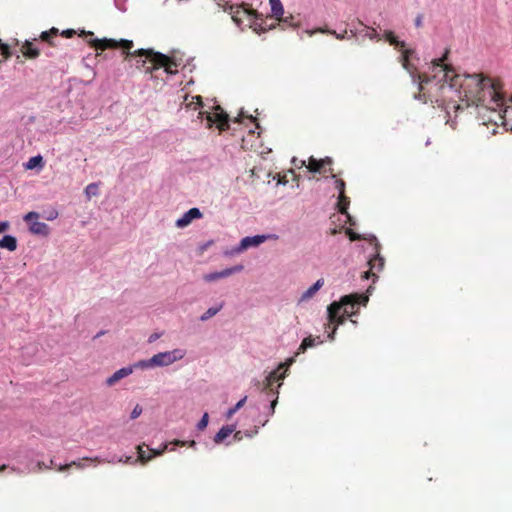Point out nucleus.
I'll use <instances>...</instances> for the list:
<instances>
[{
  "label": "nucleus",
  "mask_w": 512,
  "mask_h": 512,
  "mask_svg": "<svg viewBox=\"0 0 512 512\" xmlns=\"http://www.w3.org/2000/svg\"><path fill=\"white\" fill-rule=\"evenodd\" d=\"M440 89L443 94H453L460 101H448L445 111L449 119L452 110L454 118H457L465 108L475 107L495 113L496 118L489 117V121L497 123L500 120L503 125H511L512 128V97L506 102L499 83L491 78L482 74L454 75L449 84H442Z\"/></svg>",
  "instance_id": "1"
},
{
  "label": "nucleus",
  "mask_w": 512,
  "mask_h": 512,
  "mask_svg": "<svg viewBox=\"0 0 512 512\" xmlns=\"http://www.w3.org/2000/svg\"><path fill=\"white\" fill-rule=\"evenodd\" d=\"M400 50L402 51L401 63L403 68L409 72L413 81L418 83L419 93L417 98L424 103L428 101L436 103L446 110L447 103L453 98V94H443L440 87L442 84H449L450 78L458 75L451 65L445 63L449 49H446L441 58L431 61V77L425 73H418L416 67L409 63V58L414 53L413 50L405 49V47Z\"/></svg>",
  "instance_id": "2"
},
{
  "label": "nucleus",
  "mask_w": 512,
  "mask_h": 512,
  "mask_svg": "<svg viewBox=\"0 0 512 512\" xmlns=\"http://www.w3.org/2000/svg\"><path fill=\"white\" fill-rule=\"evenodd\" d=\"M91 47L96 50H106V49H116L122 48L123 54L125 55V59L130 57H147L149 59V67L146 69V73H152L153 70L164 68L167 74H176L177 64L176 62L170 58L169 56L162 54L160 52H155L152 49H138L133 52L130 50L133 48L134 44L131 40L121 39L120 41L114 39H95L90 41Z\"/></svg>",
  "instance_id": "3"
},
{
  "label": "nucleus",
  "mask_w": 512,
  "mask_h": 512,
  "mask_svg": "<svg viewBox=\"0 0 512 512\" xmlns=\"http://www.w3.org/2000/svg\"><path fill=\"white\" fill-rule=\"evenodd\" d=\"M367 302V296L355 293L343 296L338 303L341 305V311L347 317H352L358 313L359 306L366 305Z\"/></svg>",
  "instance_id": "4"
},
{
  "label": "nucleus",
  "mask_w": 512,
  "mask_h": 512,
  "mask_svg": "<svg viewBox=\"0 0 512 512\" xmlns=\"http://www.w3.org/2000/svg\"><path fill=\"white\" fill-rule=\"evenodd\" d=\"M224 10L229 12L232 20L237 26H241L244 17L250 19H258L260 17V14L256 10L251 9L249 5L245 3L236 6L229 5L228 7H225Z\"/></svg>",
  "instance_id": "5"
},
{
  "label": "nucleus",
  "mask_w": 512,
  "mask_h": 512,
  "mask_svg": "<svg viewBox=\"0 0 512 512\" xmlns=\"http://www.w3.org/2000/svg\"><path fill=\"white\" fill-rule=\"evenodd\" d=\"M39 213L35 211L28 212L23 220L29 225V231L35 235L47 236L50 233L49 226L44 222H39Z\"/></svg>",
  "instance_id": "6"
},
{
  "label": "nucleus",
  "mask_w": 512,
  "mask_h": 512,
  "mask_svg": "<svg viewBox=\"0 0 512 512\" xmlns=\"http://www.w3.org/2000/svg\"><path fill=\"white\" fill-rule=\"evenodd\" d=\"M327 312L329 323L334 325L332 332L329 334V338L333 340L337 327L344 324L346 318L348 317L344 314V312L341 314V305L337 302L331 303L327 308Z\"/></svg>",
  "instance_id": "7"
},
{
  "label": "nucleus",
  "mask_w": 512,
  "mask_h": 512,
  "mask_svg": "<svg viewBox=\"0 0 512 512\" xmlns=\"http://www.w3.org/2000/svg\"><path fill=\"white\" fill-rule=\"evenodd\" d=\"M206 120L209 128L213 124H216L221 132L229 128V116L220 106L215 107V112L206 113Z\"/></svg>",
  "instance_id": "8"
},
{
  "label": "nucleus",
  "mask_w": 512,
  "mask_h": 512,
  "mask_svg": "<svg viewBox=\"0 0 512 512\" xmlns=\"http://www.w3.org/2000/svg\"><path fill=\"white\" fill-rule=\"evenodd\" d=\"M183 357L184 352L180 349H175L173 351L160 352L155 354L151 358V362L154 364V366H168L175 361L182 359Z\"/></svg>",
  "instance_id": "9"
},
{
  "label": "nucleus",
  "mask_w": 512,
  "mask_h": 512,
  "mask_svg": "<svg viewBox=\"0 0 512 512\" xmlns=\"http://www.w3.org/2000/svg\"><path fill=\"white\" fill-rule=\"evenodd\" d=\"M292 362L293 358H290L287 362L281 363L276 370L270 372L266 377L265 388L273 391L274 383L285 378L288 367Z\"/></svg>",
  "instance_id": "10"
},
{
  "label": "nucleus",
  "mask_w": 512,
  "mask_h": 512,
  "mask_svg": "<svg viewBox=\"0 0 512 512\" xmlns=\"http://www.w3.org/2000/svg\"><path fill=\"white\" fill-rule=\"evenodd\" d=\"M271 238H277L275 235H256L252 237H244L241 242L240 246L238 248V251H243L248 249L249 247H256L260 245L261 243L265 242L267 239Z\"/></svg>",
  "instance_id": "11"
},
{
  "label": "nucleus",
  "mask_w": 512,
  "mask_h": 512,
  "mask_svg": "<svg viewBox=\"0 0 512 512\" xmlns=\"http://www.w3.org/2000/svg\"><path fill=\"white\" fill-rule=\"evenodd\" d=\"M242 270H243V266L242 265H236L234 267L224 269V270H222L220 272H213V273L205 274L203 276V279L206 282H213V281H216L218 279L228 277V276H230V275H232L234 273L240 272Z\"/></svg>",
  "instance_id": "12"
},
{
  "label": "nucleus",
  "mask_w": 512,
  "mask_h": 512,
  "mask_svg": "<svg viewBox=\"0 0 512 512\" xmlns=\"http://www.w3.org/2000/svg\"><path fill=\"white\" fill-rule=\"evenodd\" d=\"M202 216V212L198 208H191L176 221V227L185 228L190 225L193 220L200 219Z\"/></svg>",
  "instance_id": "13"
},
{
  "label": "nucleus",
  "mask_w": 512,
  "mask_h": 512,
  "mask_svg": "<svg viewBox=\"0 0 512 512\" xmlns=\"http://www.w3.org/2000/svg\"><path fill=\"white\" fill-rule=\"evenodd\" d=\"M132 372H133L132 367L121 368V369L117 370L115 373H113L110 377L107 378L106 384L108 386H114L118 381L129 376Z\"/></svg>",
  "instance_id": "14"
},
{
  "label": "nucleus",
  "mask_w": 512,
  "mask_h": 512,
  "mask_svg": "<svg viewBox=\"0 0 512 512\" xmlns=\"http://www.w3.org/2000/svg\"><path fill=\"white\" fill-rule=\"evenodd\" d=\"M143 446L144 445H138L137 446V452H138V459L142 462V463H147L148 461H150L153 457L155 456H159V455H162L163 452L166 450L167 448V445H164V447L160 450H154V449H149L150 451V454L148 456H146V452L143 450Z\"/></svg>",
  "instance_id": "15"
},
{
  "label": "nucleus",
  "mask_w": 512,
  "mask_h": 512,
  "mask_svg": "<svg viewBox=\"0 0 512 512\" xmlns=\"http://www.w3.org/2000/svg\"><path fill=\"white\" fill-rule=\"evenodd\" d=\"M368 264H369L370 269L368 272H365L364 277L366 279H368L370 277V274L374 276L375 275L374 271H381L383 269L384 258L381 257L379 254H377L375 257H373L372 259L369 260Z\"/></svg>",
  "instance_id": "16"
},
{
  "label": "nucleus",
  "mask_w": 512,
  "mask_h": 512,
  "mask_svg": "<svg viewBox=\"0 0 512 512\" xmlns=\"http://www.w3.org/2000/svg\"><path fill=\"white\" fill-rule=\"evenodd\" d=\"M306 34L309 36H313L316 33L329 34L333 35L338 40H344L348 37V30H344L342 33H337L335 30H330L328 28H316L313 30H306Z\"/></svg>",
  "instance_id": "17"
},
{
  "label": "nucleus",
  "mask_w": 512,
  "mask_h": 512,
  "mask_svg": "<svg viewBox=\"0 0 512 512\" xmlns=\"http://www.w3.org/2000/svg\"><path fill=\"white\" fill-rule=\"evenodd\" d=\"M21 52L28 59H36L40 55V50L34 47L33 43L30 41H25L21 47Z\"/></svg>",
  "instance_id": "18"
},
{
  "label": "nucleus",
  "mask_w": 512,
  "mask_h": 512,
  "mask_svg": "<svg viewBox=\"0 0 512 512\" xmlns=\"http://www.w3.org/2000/svg\"><path fill=\"white\" fill-rule=\"evenodd\" d=\"M59 34V30L55 27H52L48 31H43L40 34L41 41L47 43L51 47H56L57 43L55 42L54 38L57 37Z\"/></svg>",
  "instance_id": "19"
},
{
  "label": "nucleus",
  "mask_w": 512,
  "mask_h": 512,
  "mask_svg": "<svg viewBox=\"0 0 512 512\" xmlns=\"http://www.w3.org/2000/svg\"><path fill=\"white\" fill-rule=\"evenodd\" d=\"M321 343H322V341L320 340L319 336L313 337L310 335L303 339V341L301 342V344L298 348V353L305 352L308 348L314 347L315 345L321 344Z\"/></svg>",
  "instance_id": "20"
},
{
  "label": "nucleus",
  "mask_w": 512,
  "mask_h": 512,
  "mask_svg": "<svg viewBox=\"0 0 512 512\" xmlns=\"http://www.w3.org/2000/svg\"><path fill=\"white\" fill-rule=\"evenodd\" d=\"M324 285V279H318L311 287H309L301 296V300L305 301L312 298L316 292Z\"/></svg>",
  "instance_id": "21"
},
{
  "label": "nucleus",
  "mask_w": 512,
  "mask_h": 512,
  "mask_svg": "<svg viewBox=\"0 0 512 512\" xmlns=\"http://www.w3.org/2000/svg\"><path fill=\"white\" fill-rule=\"evenodd\" d=\"M0 248L7 249L9 251H15L17 249V239L12 235H5L0 239Z\"/></svg>",
  "instance_id": "22"
},
{
  "label": "nucleus",
  "mask_w": 512,
  "mask_h": 512,
  "mask_svg": "<svg viewBox=\"0 0 512 512\" xmlns=\"http://www.w3.org/2000/svg\"><path fill=\"white\" fill-rule=\"evenodd\" d=\"M384 38L387 42H389L390 45L397 49H403L406 46V43L404 41L398 40L395 34L390 30L384 32Z\"/></svg>",
  "instance_id": "23"
},
{
  "label": "nucleus",
  "mask_w": 512,
  "mask_h": 512,
  "mask_svg": "<svg viewBox=\"0 0 512 512\" xmlns=\"http://www.w3.org/2000/svg\"><path fill=\"white\" fill-rule=\"evenodd\" d=\"M233 431V426H223L214 436V442L217 444L223 442Z\"/></svg>",
  "instance_id": "24"
},
{
  "label": "nucleus",
  "mask_w": 512,
  "mask_h": 512,
  "mask_svg": "<svg viewBox=\"0 0 512 512\" xmlns=\"http://www.w3.org/2000/svg\"><path fill=\"white\" fill-rule=\"evenodd\" d=\"M273 18H279L284 14V7L281 0H269Z\"/></svg>",
  "instance_id": "25"
},
{
  "label": "nucleus",
  "mask_w": 512,
  "mask_h": 512,
  "mask_svg": "<svg viewBox=\"0 0 512 512\" xmlns=\"http://www.w3.org/2000/svg\"><path fill=\"white\" fill-rule=\"evenodd\" d=\"M307 168L310 172H313V173H325L326 172V170H324L321 165V160H318V159L314 158L313 156H311L309 158Z\"/></svg>",
  "instance_id": "26"
},
{
  "label": "nucleus",
  "mask_w": 512,
  "mask_h": 512,
  "mask_svg": "<svg viewBox=\"0 0 512 512\" xmlns=\"http://www.w3.org/2000/svg\"><path fill=\"white\" fill-rule=\"evenodd\" d=\"M84 461H88L91 463H102L103 462L99 457H94V458L84 457L79 461H72V462H70V464H72V467H76L78 469H83L86 467V465L84 464Z\"/></svg>",
  "instance_id": "27"
},
{
  "label": "nucleus",
  "mask_w": 512,
  "mask_h": 512,
  "mask_svg": "<svg viewBox=\"0 0 512 512\" xmlns=\"http://www.w3.org/2000/svg\"><path fill=\"white\" fill-rule=\"evenodd\" d=\"M349 203V198L345 194L339 195L337 203L338 211L341 214H347Z\"/></svg>",
  "instance_id": "28"
},
{
  "label": "nucleus",
  "mask_w": 512,
  "mask_h": 512,
  "mask_svg": "<svg viewBox=\"0 0 512 512\" xmlns=\"http://www.w3.org/2000/svg\"><path fill=\"white\" fill-rule=\"evenodd\" d=\"M275 19L285 26H289V27H293V28H297L300 26V23L295 22V17L291 14L286 17H284V14H283L281 17L275 18Z\"/></svg>",
  "instance_id": "29"
},
{
  "label": "nucleus",
  "mask_w": 512,
  "mask_h": 512,
  "mask_svg": "<svg viewBox=\"0 0 512 512\" xmlns=\"http://www.w3.org/2000/svg\"><path fill=\"white\" fill-rule=\"evenodd\" d=\"M37 166H40V167H42V166H43V158H42V156H40V155H37V156L31 157V158L28 160L27 164H26V168H27V169H33V168H35V167H37Z\"/></svg>",
  "instance_id": "30"
},
{
  "label": "nucleus",
  "mask_w": 512,
  "mask_h": 512,
  "mask_svg": "<svg viewBox=\"0 0 512 512\" xmlns=\"http://www.w3.org/2000/svg\"><path fill=\"white\" fill-rule=\"evenodd\" d=\"M221 308H222V305H220L219 307L209 308L204 314L201 315L200 320L206 321V320L210 319L211 317L216 315L221 310Z\"/></svg>",
  "instance_id": "31"
},
{
  "label": "nucleus",
  "mask_w": 512,
  "mask_h": 512,
  "mask_svg": "<svg viewBox=\"0 0 512 512\" xmlns=\"http://www.w3.org/2000/svg\"><path fill=\"white\" fill-rule=\"evenodd\" d=\"M332 172V169H329ZM331 177L335 179V188L338 190L339 195L345 194V182L342 179H337L336 175L331 173Z\"/></svg>",
  "instance_id": "32"
},
{
  "label": "nucleus",
  "mask_w": 512,
  "mask_h": 512,
  "mask_svg": "<svg viewBox=\"0 0 512 512\" xmlns=\"http://www.w3.org/2000/svg\"><path fill=\"white\" fill-rule=\"evenodd\" d=\"M98 193V184L91 183L85 188V194L90 199L92 196H96Z\"/></svg>",
  "instance_id": "33"
},
{
  "label": "nucleus",
  "mask_w": 512,
  "mask_h": 512,
  "mask_svg": "<svg viewBox=\"0 0 512 512\" xmlns=\"http://www.w3.org/2000/svg\"><path fill=\"white\" fill-rule=\"evenodd\" d=\"M247 400V397L245 396L244 398H242L241 400H239L237 402V404L233 407V408H230L227 412V417L230 418L234 413H236L241 407L244 406L245 402Z\"/></svg>",
  "instance_id": "34"
},
{
  "label": "nucleus",
  "mask_w": 512,
  "mask_h": 512,
  "mask_svg": "<svg viewBox=\"0 0 512 512\" xmlns=\"http://www.w3.org/2000/svg\"><path fill=\"white\" fill-rule=\"evenodd\" d=\"M364 36L369 38L370 40H380L379 34L374 28L366 27V32Z\"/></svg>",
  "instance_id": "35"
},
{
  "label": "nucleus",
  "mask_w": 512,
  "mask_h": 512,
  "mask_svg": "<svg viewBox=\"0 0 512 512\" xmlns=\"http://www.w3.org/2000/svg\"><path fill=\"white\" fill-rule=\"evenodd\" d=\"M209 421L208 413H204L201 420L198 422L197 427L199 430H203L207 427Z\"/></svg>",
  "instance_id": "36"
},
{
  "label": "nucleus",
  "mask_w": 512,
  "mask_h": 512,
  "mask_svg": "<svg viewBox=\"0 0 512 512\" xmlns=\"http://www.w3.org/2000/svg\"><path fill=\"white\" fill-rule=\"evenodd\" d=\"M192 105H194V109H197L198 107H201L202 106V98H201V96L192 97V101L189 104H187V106L191 107Z\"/></svg>",
  "instance_id": "37"
},
{
  "label": "nucleus",
  "mask_w": 512,
  "mask_h": 512,
  "mask_svg": "<svg viewBox=\"0 0 512 512\" xmlns=\"http://www.w3.org/2000/svg\"><path fill=\"white\" fill-rule=\"evenodd\" d=\"M134 367H140V368H148V367H154V364L151 362V358L149 360H142L139 361L134 365Z\"/></svg>",
  "instance_id": "38"
},
{
  "label": "nucleus",
  "mask_w": 512,
  "mask_h": 512,
  "mask_svg": "<svg viewBox=\"0 0 512 512\" xmlns=\"http://www.w3.org/2000/svg\"><path fill=\"white\" fill-rule=\"evenodd\" d=\"M346 234L349 236V239L351 241H357L362 239V237L359 234L353 232V230L351 229H347Z\"/></svg>",
  "instance_id": "39"
},
{
  "label": "nucleus",
  "mask_w": 512,
  "mask_h": 512,
  "mask_svg": "<svg viewBox=\"0 0 512 512\" xmlns=\"http://www.w3.org/2000/svg\"><path fill=\"white\" fill-rule=\"evenodd\" d=\"M141 413H142V407L139 404H137L131 412V419L138 418L141 415Z\"/></svg>",
  "instance_id": "40"
},
{
  "label": "nucleus",
  "mask_w": 512,
  "mask_h": 512,
  "mask_svg": "<svg viewBox=\"0 0 512 512\" xmlns=\"http://www.w3.org/2000/svg\"><path fill=\"white\" fill-rule=\"evenodd\" d=\"M139 58H142V57H139ZM147 62H149V59L147 57H145V59H139L137 60V68H143L145 71L147 69L148 66H146Z\"/></svg>",
  "instance_id": "41"
},
{
  "label": "nucleus",
  "mask_w": 512,
  "mask_h": 512,
  "mask_svg": "<svg viewBox=\"0 0 512 512\" xmlns=\"http://www.w3.org/2000/svg\"><path fill=\"white\" fill-rule=\"evenodd\" d=\"M75 33H76L75 30L67 29V30L62 31L61 35L66 38H71L75 35Z\"/></svg>",
  "instance_id": "42"
},
{
  "label": "nucleus",
  "mask_w": 512,
  "mask_h": 512,
  "mask_svg": "<svg viewBox=\"0 0 512 512\" xmlns=\"http://www.w3.org/2000/svg\"><path fill=\"white\" fill-rule=\"evenodd\" d=\"M321 160V165L323 167V169L326 167V166H330L332 164V159L330 157H325L323 159H320Z\"/></svg>",
  "instance_id": "43"
},
{
  "label": "nucleus",
  "mask_w": 512,
  "mask_h": 512,
  "mask_svg": "<svg viewBox=\"0 0 512 512\" xmlns=\"http://www.w3.org/2000/svg\"><path fill=\"white\" fill-rule=\"evenodd\" d=\"M71 467H72V464L67 463V464H64V465H58L57 466V470L60 471V472H65L68 469H70Z\"/></svg>",
  "instance_id": "44"
},
{
  "label": "nucleus",
  "mask_w": 512,
  "mask_h": 512,
  "mask_svg": "<svg viewBox=\"0 0 512 512\" xmlns=\"http://www.w3.org/2000/svg\"><path fill=\"white\" fill-rule=\"evenodd\" d=\"M10 227V224L8 221H2L0 222V233L8 230Z\"/></svg>",
  "instance_id": "45"
},
{
  "label": "nucleus",
  "mask_w": 512,
  "mask_h": 512,
  "mask_svg": "<svg viewBox=\"0 0 512 512\" xmlns=\"http://www.w3.org/2000/svg\"><path fill=\"white\" fill-rule=\"evenodd\" d=\"M37 466H38V469H39V470H42V469H50V467H48V465H46V464H45L44 462H42V461L38 462Z\"/></svg>",
  "instance_id": "46"
},
{
  "label": "nucleus",
  "mask_w": 512,
  "mask_h": 512,
  "mask_svg": "<svg viewBox=\"0 0 512 512\" xmlns=\"http://www.w3.org/2000/svg\"><path fill=\"white\" fill-rule=\"evenodd\" d=\"M57 216H58V212L53 211L49 214V216L47 217V220H54L55 218H57Z\"/></svg>",
  "instance_id": "47"
},
{
  "label": "nucleus",
  "mask_w": 512,
  "mask_h": 512,
  "mask_svg": "<svg viewBox=\"0 0 512 512\" xmlns=\"http://www.w3.org/2000/svg\"><path fill=\"white\" fill-rule=\"evenodd\" d=\"M422 25V17L421 16H418L416 19H415V26L416 27H420Z\"/></svg>",
  "instance_id": "48"
},
{
  "label": "nucleus",
  "mask_w": 512,
  "mask_h": 512,
  "mask_svg": "<svg viewBox=\"0 0 512 512\" xmlns=\"http://www.w3.org/2000/svg\"><path fill=\"white\" fill-rule=\"evenodd\" d=\"M173 444L176 445V446H185L186 442L185 441H181V440H175L173 442Z\"/></svg>",
  "instance_id": "49"
},
{
  "label": "nucleus",
  "mask_w": 512,
  "mask_h": 512,
  "mask_svg": "<svg viewBox=\"0 0 512 512\" xmlns=\"http://www.w3.org/2000/svg\"><path fill=\"white\" fill-rule=\"evenodd\" d=\"M277 404V398L271 402V412L274 413L275 406Z\"/></svg>",
  "instance_id": "50"
},
{
  "label": "nucleus",
  "mask_w": 512,
  "mask_h": 512,
  "mask_svg": "<svg viewBox=\"0 0 512 512\" xmlns=\"http://www.w3.org/2000/svg\"><path fill=\"white\" fill-rule=\"evenodd\" d=\"M355 35H356V33L353 30H350V31H348V37L347 38L354 37Z\"/></svg>",
  "instance_id": "51"
},
{
  "label": "nucleus",
  "mask_w": 512,
  "mask_h": 512,
  "mask_svg": "<svg viewBox=\"0 0 512 512\" xmlns=\"http://www.w3.org/2000/svg\"><path fill=\"white\" fill-rule=\"evenodd\" d=\"M48 467H50V468L55 467L57 469V465L54 463L53 460L50 461V465Z\"/></svg>",
  "instance_id": "52"
},
{
  "label": "nucleus",
  "mask_w": 512,
  "mask_h": 512,
  "mask_svg": "<svg viewBox=\"0 0 512 512\" xmlns=\"http://www.w3.org/2000/svg\"><path fill=\"white\" fill-rule=\"evenodd\" d=\"M190 447H194L196 445V442L194 440L187 442Z\"/></svg>",
  "instance_id": "53"
},
{
  "label": "nucleus",
  "mask_w": 512,
  "mask_h": 512,
  "mask_svg": "<svg viewBox=\"0 0 512 512\" xmlns=\"http://www.w3.org/2000/svg\"><path fill=\"white\" fill-rule=\"evenodd\" d=\"M6 469V465L0 466V472L4 471Z\"/></svg>",
  "instance_id": "54"
},
{
  "label": "nucleus",
  "mask_w": 512,
  "mask_h": 512,
  "mask_svg": "<svg viewBox=\"0 0 512 512\" xmlns=\"http://www.w3.org/2000/svg\"><path fill=\"white\" fill-rule=\"evenodd\" d=\"M103 334H104V332H103V331H101V332H99V333L96 335V337L102 336Z\"/></svg>",
  "instance_id": "55"
},
{
  "label": "nucleus",
  "mask_w": 512,
  "mask_h": 512,
  "mask_svg": "<svg viewBox=\"0 0 512 512\" xmlns=\"http://www.w3.org/2000/svg\"><path fill=\"white\" fill-rule=\"evenodd\" d=\"M46 55H47V56H52L51 51L46 52Z\"/></svg>",
  "instance_id": "56"
},
{
  "label": "nucleus",
  "mask_w": 512,
  "mask_h": 512,
  "mask_svg": "<svg viewBox=\"0 0 512 512\" xmlns=\"http://www.w3.org/2000/svg\"><path fill=\"white\" fill-rule=\"evenodd\" d=\"M234 122H240L239 117L235 118V119H234Z\"/></svg>",
  "instance_id": "57"
},
{
  "label": "nucleus",
  "mask_w": 512,
  "mask_h": 512,
  "mask_svg": "<svg viewBox=\"0 0 512 512\" xmlns=\"http://www.w3.org/2000/svg\"><path fill=\"white\" fill-rule=\"evenodd\" d=\"M250 120L252 121H255L256 119H254L252 116L249 117Z\"/></svg>",
  "instance_id": "58"
}]
</instances>
